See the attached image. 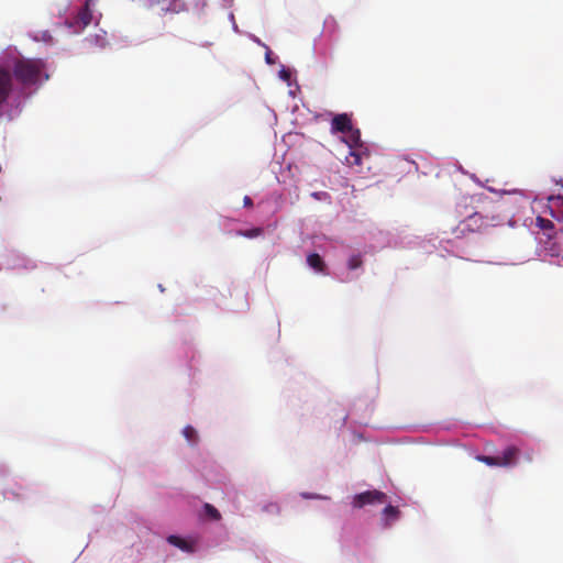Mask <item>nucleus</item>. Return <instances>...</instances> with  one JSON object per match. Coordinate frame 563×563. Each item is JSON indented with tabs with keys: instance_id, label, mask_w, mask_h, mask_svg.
<instances>
[{
	"instance_id": "1",
	"label": "nucleus",
	"mask_w": 563,
	"mask_h": 563,
	"mask_svg": "<svg viewBox=\"0 0 563 563\" xmlns=\"http://www.w3.org/2000/svg\"><path fill=\"white\" fill-rule=\"evenodd\" d=\"M13 79L23 87H32L48 80L46 64L41 58H16L11 70Z\"/></svg>"
},
{
	"instance_id": "2",
	"label": "nucleus",
	"mask_w": 563,
	"mask_h": 563,
	"mask_svg": "<svg viewBox=\"0 0 563 563\" xmlns=\"http://www.w3.org/2000/svg\"><path fill=\"white\" fill-rule=\"evenodd\" d=\"M493 221L494 218L488 219L479 212H474L461 221L453 232L457 238L465 236L468 233L481 232L492 225Z\"/></svg>"
},
{
	"instance_id": "3",
	"label": "nucleus",
	"mask_w": 563,
	"mask_h": 563,
	"mask_svg": "<svg viewBox=\"0 0 563 563\" xmlns=\"http://www.w3.org/2000/svg\"><path fill=\"white\" fill-rule=\"evenodd\" d=\"M13 77L11 70L0 65V118L3 109L8 106L9 99L13 92Z\"/></svg>"
},
{
	"instance_id": "4",
	"label": "nucleus",
	"mask_w": 563,
	"mask_h": 563,
	"mask_svg": "<svg viewBox=\"0 0 563 563\" xmlns=\"http://www.w3.org/2000/svg\"><path fill=\"white\" fill-rule=\"evenodd\" d=\"M387 499L386 494L379 490H367L354 496L352 505L354 508H363L366 505L383 504Z\"/></svg>"
},
{
	"instance_id": "5",
	"label": "nucleus",
	"mask_w": 563,
	"mask_h": 563,
	"mask_svg": "<svg viewBox=\"0 0 563 563\" xmlns=\"http://www.w3.org/2000/svg\"><path fill=\"white\" fill-rule=\"evenodd\" d=\"M352 126L351 117L346 113L336 114L331 121L332 132L347 133L352 131Z\"/></svg>"
},
{
	"instance_id": "6",
	"label": "nucleus",
	"mask_w": 563,
	"mask_h": 563,
	"mask_svg": "<svg viewBox=\"0 0 563 563\" xmlns=\"http://www.w3.org/2000/svg\"><path fill=\"white\" fill-rule=\"evenodd\" d=\"M520 450L517 446H507L501 455H498L500 467H511L518 462Z\"/></svg>"
},
{
	"instance_id": "7",
	"label": "nucleus",
	"mask_w": 563,
	"mask_h": 563,
	"mask_svg": "<svg viewBox=\"0 0 563 563\" xmlns=\"http://www.w3.org/2000/svg\"><path fill=\"white\" fill-rule=\"evenodd\" d=\"M364 156L367 157L368 154L363 151V146L351 148L349 155L345 157V162L351 167L361 166Z\"/></svg>"
},
{
	"instance_id": "8",
	"label": "nucleus",
	"mask_w": 563,
	"mask_h": 563,
	"mask_svg": "<svg viewBox=\"0 0 563 563\" xmlns=\"http://www.w3.org/2000/svg\"><path fill=\"white\" fill-rule=\"evenodd\" d=\"M308 265L318 273H324L327 265L318 253H311L307 256Z\"/></svg>"
},
{
	"instance_id": "9",
	"label": "nucleus",
	"mask_w": 563,
	"mask_h": 563,
	"mask_svg": "<svg viewBox=\"0 0 563 563\" xmlns=\"http://www.w3.org/2000/svg\"><path fill=\"white\" fill-rule=\"evenodd\" d=\"M90 2H91V0H87L85 2L84 8L77 14V21L82 25V27H86L87 25H89L92 20V14H91V11L89 8Z\"/></svg>"
},
{
	"instance_id": "10",
	"label": "nucleus",
	"mask_w": 563,
	"mask_h": 563,
	"mask_svg": "<svg viewBox=\"0 0 563 563\" xmlns=\"http://www.w3.org/2000/svg\"><path fill=\"white\" fill-rule=\"evenodd\" d=\"M167 541L179 548L180 550L185 551V552H192L194 551V547L191 543H189L188 541H186L185 539L180 538V537H177V536H169L167 538Z\"/></svg>"
},
{
	"instance_id": "11",
	"label": "nucleus",
	"mask_w": 563,
	"mask_h": 563,
	"mask_svg": "<svg viewBox=\"0 0 563 563\" xmlns=\"http://www.w3.org/2000/svg\"><path fill=\"white\" fill-rule=\"evenodd\" d=\"M346 134H347V137H349V146H350V148H355V147L363 146L362 142H361V132H360V130L354 129L352 126V131H349Z\"/></svg>"
},
{
	"instance_id": "12",
	"label": "nucleus",
	"mask_w": 563,
	"mask_h": 563,
	"mask_svg": "<svg viewBox=\"0 0 563 563\" xmlns=\"http://www.w3.org/2000/svg\"><path fill=\"white\" fill-rule=\"evenodd\" d=\"M183 434L190 444H195L198 441V434L194 427L186 426L183 430Z\"/></svg>"
},
{
	"instance_id": "13",
	"label": "nucleus",
	"mask_w": 563,
	"mask_h": 563,
	"mask_svg": "<svg viewBox=\"0 0 563 563\" xmlns=\"http://www.w3.org/2000/svg\"><path fill=\"white\" fill-rule=\"evenodd\" d=\"M203 510H205L206 516H208L211 520L219 521L221 519V514L211 504H208V503L205 504Z\"/></svg>"
},
{
	"instance_id": "14",
	"label": "nucleus",
	"mask_w": 563,
	"mask_h": 563,
	"mask_svg": "<svg viewBox=\"0 0 563 563\" xmlns=\"http://www.w3.org/2000/svg\"><path fill=\"white\" fill-rule=\"evenodd\" d=\"M383 514L386 517V521H388L389 519L390 520L398 519L400 512L397 507L389 505V506L385 507ZM386 525H389V522H386Z\"/></svg>"
},
{
	"instance_id": "15",
	"label": "nucleus",
	"mask_w": 563,
	"mask_h": 563,
	"mask_svg": "<svg viewBox=\"0 0 563 563\" xmlns=\"http://www.w3.org/2000/svg\"><path fill=\"white\" fill-rule=\"evenodd\" d=\"M363 265V260L361 254H353L350 256L347 261V268L351 271L357 269Z\"/></svg>"
},
{
	"instance_id": "16",
	"label": "nucleus",
	"mask_w": 563,
	"mask_h": 563,
	"mask_svg": "<svg viewBox=\"0 0 563 563\" xmlns=\"http://www.w3.org/2000/svg\"><path fill=\"white\" fill-rule=\"evenodd\" d=\"M476 460L488 465V466H498L500 467L498 456H489V455H477Z\"/></svg>"
},
{
	"instance_id": "17",
	"label": "nucleus",
	"mask_w": 563,
	"mask_h": 563,
	"mask_svg": "<svg viewBox=\"0 0 563 563\" xmlns=\"http://www.w3.org/2000/svg\"><path fill=\"white\" fill-rule=\"evenodd\" d=\"M263 233V230L261 228H254L246 231H240L239 234L249 239H253L256 236H260Z\"/></svg>"
},
{
	"instance_id": "18",
	"label": "nucleus",
	"mask_w": 563,
	"mask_h": 563,
	"mask_svg": "<svg viewBox=\"0 0 563 563\" xmlns=\"http://www.w3.org/2000/svg\"><path fill=\"white\" fill-rule=\"evenodd\" d=\"M537 221L540 225V228L544 229V230H548V229H552L553 228V223L552 221L548 220V219H543L541 217H538L537 218Z\"/></svg>"
},
{
	"instance_id": "19",
	"label": "nucleus",
	"mask_w": 563,
	"mask_h": 563,
	"mask_svg": "<svg viewBox=\"0 0 563 563\" xmlns=\"http://www.w3.org/2000/svg\"><path fill=\"white\" fill-rule=\"evenodd\" d=\"M279 75H280V78H283L284 80H288V79H289V77H290L289 71H288V70H286V69H282V70L279 71Z\"/></svg>"
},
{
	"instance_id": "20",
	"label": "nucleus",
	"mask_w": 563,
	"mask_h": 563,
	"mask_svg": "<svg viewBox=\"0 0 563 563\" xmlns=\"http://www.w3.org/2000/svg\"><path fill=\"white\" fill-rule=\"evenodd\" d=\"M243 202H244L245 207H252L253 206V201H252V199L249 196L244 197Z\"/></svg>"
},
{
	"instance_id": "21",
	"label": "nucleus",
	"mask_w": 563,
	"mask_h": 563,
	"mask_svg": "<svg viewBox=\"0 0 563 563\" xmlns=\"http://www.w3.org/2000/svg\"><path fill=\"white\" fill-rule=\"evenodd\" d=\"M271 55H272L271 51L266 52L265 59H266L267 64H269V65L274 64V60L272 59Z\"/></svg>"
},
{
	"instance_id": "22",
	"label": "nucleus",
	"mask_w": 563,
	"mask_h": 563,
	"mask_svg": "<svg viewBox=\"0 0 563 563\" xmlns=\"http://www.w3.org/2000/svg\"><path fill=\"white\" fill-rule=\"evenodd\" d=\"M324 192H313L312 194V197H314L316 199H320V196L323 195Z\"/></svg>"
},
{
	"instance_id": "23",
	"label": "nucleus",
	"mask_w": 563,
	"mask_h": 563,
	"mask_svg": "<svg viewBox=\"0 0 563 563\" xmlns=\"http://www.w3.org/2000/svg\"><path fill=\"white\" fill-rule=\"evenodd\" d=\"M527 461H528V462H531V461H532V455H531V454H527Z\"/></svg>"
}]
</instances>
